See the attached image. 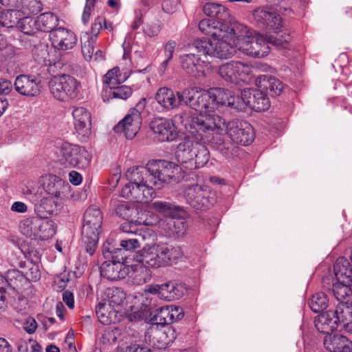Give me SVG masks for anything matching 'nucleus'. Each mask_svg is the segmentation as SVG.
<instances>
[{
	"instance_id": "3c124183",
	"label": "nucleus",
	"mask_w": 352,
	"mask_h": 352,
	"mask_svg": "<svg viewBox=\"0 0 352 352\" xmlns=\"http://www.w3.org/2000/svg\"><path fill=\"white\" fill-rule=\"evenodd\" d=\"M160 30L161 25L158 20L146 23L143 28L144 33L150 37L157 36Z\"/></svg>"
},
{
	"instance_id": "69168bd1",
	"label": "nucleus",
	"mask_w": 352,
	"mask_h": 352,
	"mask_svg": "<svg viewBox=\"0 0 352 352\" xmlns=\"http://www.w3.org/2000/svg\"><path fill=\"white\" fill-rule=\"evenodd\" d=\"M69 180L73 185L78 186L81 184L82 177L79 173L72 170L69 174Z\"/></svg>"
},
{
	"instance_id": "cd10ccee",
	"label": "nucleus",
	"mask_w": 352,
	"mask_h": 352,
	"mask_svg": "<svg viewBox=\"0 0 352 352\" xmlns=\"http://www.w3.org/2000/svg\"><path fill=\"white\" fill-rule=\"evenodd\" d=\"M352 284L336 281L332 285V292L338 302L337 307L352 305Z\"/></svg>"
},
{
	"instance_id": "412c9836",
	"label": "nucleus",
	"mask_w": 352,
	"mask_h": 352,
	"mask_svg": "<svg viewBox=\"0 0 352 352\" xmlns=\"http://www.w3.org/2000/svg\"><path fill=\"white\" fill-rule=\"evenodd\" d=\"M140 250L134 256L133 259L135 263L129 266L127 269L129 278L135 285H142L148 281L151 278L150 269L153 268V267L146 266L137 259Z\"/></svg>"
},
{
	"instance_id": "79ce46f5",
	"label": "nucleus",
	"mask_w": 352,
	"mask_h": 352,
	"mask_svg": "<svg viewBox=\"0 0 352 352\" xmlns=\"http://www.w3.org/2000/svg\"><path fill=\"white\" fill-rule=\"evenodd\" d=\"M328 298L323 292L314 294L309 301L310 309L316 313L320 312L327 307Z\"/></svg>"
},
{
	"instance_id": "ddd939ff",
	"label": "nucleus",
	"mask_w": 352,
	"mask_h": 352,
	"mask_svg": "<svg viewBox=\"0 0 352 352\" xmlns=\"http://www.w3.org/2000/svg\"><path fill=\"white\" fill-rule=\"evenodd\" d=\"M141 124L140 112L133 109L114 126V131L118 133H123L127 139H133L140 130Z\"/></svg>"
},
{
	"instance_id": "4468645a",
	"label": "nucleus",
	"mask_w": 352,
	"mask_h": 352,
	"mask_svg": "<svg viewBox=\"0 0 352 352\" xmlns=\"http://www.w3.org/2000/svg\"><path fill=\"white\" fill-rule=\"evenodd\" d=\"M261 37L263 39L262 41H259L261 45H262L261 48L263 49V47H267V53L259 56H254L253 57L255 58H262L267 56L270 52V47L268 46V44L270 43L276 47L278 48H287L289 43L292 41V36L290 35V33L289 30H285L281 34H278L276 36H273L271 34H261L259 33H256L254 35L251 32V43L254 45L257 42L256 41V38L257 39L258 37Z\"/></svg>"
},
{
	"instance_id": "4c0bfd02",
	"label": "nucleus",
	"mask_w": 352,
	"mask_h": 352,
	"mask_svg": "<svg viewBox=\"0 0 352 352\" xmlns=\"http://www.w3.org/2000/svg\"><path fill=\"white\" fill-rule=\"evenodd\" d=\"M151 208L165 217L173 219L178 216L179 208L170 203L157 201L151 204Z\"/></svg>"
},
{
	"instance_id": "6e6552de",
	"label": "nucleus",
	"mask_w": 352,
	"mask_h": 352,
	"mask_svg": "<svg viewBox=\"0 0 352 352\" xmlns=\"http://www.w3.org/2000/svg\"><path fill=\"white\" fill-rule=\"evenodd\" d=\"M52 96L60 101H68L76 98L79 82L72 76L63 74L55 76L48 83Z\"/></svg>"
},
{
	"instance_id": "13d9d810",
	"label": "nucleus",
	"mask_w": 352,
	"mask_h": 352,
	"mask_svg": "<svg viewBox=\"0 0 352 352\" xmlns=\"http://www.w3.org/2000/svg\"><path fill=\"white\" fill-rule=\"evenodd\" d=\"M178 4V0H164L162 3V9L167 13H172L175 11Z\"/></svg>"
},
{
	"instance_id": "1a4fd4ad",
	"label": "nucleus",
	"mask_w": 352,
	"mask_h": 352,
	"mask_svg": "<svg viewBox=\"0 0 352 352\" xmlns=\"http://www.w3.org/2000/svg\"><path fill=\"white\" fill-rule=\"evenodd\" d=\"M186 201L194 208L206 210L217 201L215 192L206 186L195 184L187 187L184 191Z\"/></svg>"
},
{
	"instance_id": "a18cd8bd",
	"label": "nucleus",
	"mask_w": 352,
	"mask_h": 352,
	"mask_svg": "<svg viewBox=\"0 0 352 352\" xmlns=\"http://www.w3.org/2000/svg\"><path fill=\"white\" fill-rule=\"evenodd\" d=\"M135 223L140 225L153 226L160 222V217L156 214L148 210L139 211Z\"/></svg>"
},
{
	"instance_id": "f704fd0d",
	"label": "nucleus",
	"mask_w": 352,
	"mask_h": 352,
	"mask_svg": "<svg viewBox=\"0 0 352 352\" xmlns=\"http://www.w3.org/2000/svg\"><path fill=\"white\" fill-rule=\"evenodd\" d=\"M154 336L157 337V349L160 350L166 349L175 339V331L170 327H164V329L158 328L157 332Z\"/></svg>"
},
{
	"instance_id": "8fccbe9b",
	"label": "nucleus",
	"mask_w": 352,
	"mask_h": 352,
	"mask_svg": "<svg viewBox=\"0 0 352 352\" xmlns=\"http://www.w3.org/2000/svg\"><path fill=\"white\" fill-rule=\"evenodd\" d=\"M158 325L154 324L152 325L150 328H148L144 335V340L147 342L150 346L153 348L157 349V342L158 340L157 337H156L155 333L157 332Z\"/></svg>"
},
{
	"instance_id": "423d86ee",
	"label": "nucleus",
	"mask_w": 352,
	"mask_h": 352,
	"mask_svg": "<svg viewBox=\"0 0 352 352\" xmlns=\"http://www.w3.org/2000/svg\"><path fill=\"white\" fill-rule=\"evenodd\" d=\"M102 219L100 210L95 207L89 208L84 214L82 230V241L86 252L90 256L94 254L96 249Z\"/></svg>"
},
{
	"instance_id": "e433bc0d",
	"label": "nucleus",
	"mask_w": 352,
	"mask_h": 352,
	"mask_svg": "<svg viewBox=\"0 0 352 352\" xmlns=\"http://www.w3.org/2000/svg\"><path fill=\"white\" fill-rule=\"evenodd\" d=\"M21 16L18 8L3 10L0 14V25L7 28L16 27L19 19Z\"/></svg>"
},
{
	"instance_id": "7ed1b4c3",
	"label": "nucleus",
	"mask_w": 352,
	"mask_h": 352,
	"mask_svg": "<svg viewBox=\"0 0 352 352\" xmlns=\"http://www.w3.org/2000/svg\"><path fill=\"white\" fill-rule=\"evenodd\" d=\"M181 168L166 160L149 161L146 166L129 168L126 177L129 181L121 190L122 197L136 202H148L155 197V190L171 179H179Z\"/></svg>"
},
{
	"instance_id": "680f3d73",
	"label": "nucleus",
	"mask_w": 352,
	"mask_h": 352,
	"mask_svg": "<svg viewBox=\"0 0 352 352\" xmlns=\"http://www.w3.org/2000/svg\"><path fill=\"white\" fill-rule=\"evenodd\" d=\"M63 300L69 308L73 309L74 307V295L69 291H65L63 293Z\"/></svg>"
},
{
	"instance_id": "de8ad7c7",
	"label": "nucleus",
	"mask_w": 352,
	"mask_h": 352,
	"mask_svg": "<svg viewBox=\"0 0 352 352\" xmlns=\"http://www.w3.org/2000/svg\"><path fill=\"white\" fill-rule=\"evenodd\" d=\"M132 92L131 87L125 85H118L116 88L113 89L111 91H109L106 99L102 98V100L104 102L109 101V100L112 98L126 100L131 96Z\"/></svg>"
},
{
	"instance_id": "7c9ffc66",
	"label": "nucleus",
	"mask_w": 352,
	"mask_h": 352,
	"mask_svg": "<svg viewBox=\"0 0 352 352\" xmlns=\"http://www.w3.org/2000/svg\"><path fill=\"white\" fill-rule=\"evenodd\" d=\"M337 323L341 329L352 333V305L336 307L333 311Z\"/></svg>"
},
{
	"instance_id": "5701e85b",
	"label": "nucleus",
	"mask_w": 352,
	"mask_h": 352,
	"mask_svg": "<svg viewBox=\"0 0 352 352\" xmlns=\"http://www.w3.org/2000/svg\"><path fill=\"white\" fill-rule=\"evenodd\" d=\"M324 346L330 352H352V342L342 335L325 336Z\"/></svg>"
},
{
	"instance_id": "20e7f679",
	"label": "nucleus",
	"mask_w": 352,
	"mask_h": 352,
	"mask_svg": "<svg viewBox=\"0 0 352 352\" xmlns=\"http://www.w3.org/2000/svg\"><path fill=\"white\" fill-rule=\"evenodd\" d=\"M220 92L217 90L202 91L197 88H186L182 91H175L163 87L160 88L155 95L157 102L165 110L170 111L179 108L183 104L191 107L197 113H183L180 115L181 122L184 126L182 116L187 114L190 116H205L210 113V100L219 96Z\"/></svg>"
},
{
	"instance_id": "603ef678",
	"label": "nucleus",
	"mask_w": 352,
	"mask_h": 352,
	"mask_svg": "<svg viewBox=\"0 0 352 352\" xmlns=\"http://www.w3.org/2000/svg\"><path fill=\"white\" fill-rule=\"evenodd\" d=\"M8 285V281L0 274V311L6 308V289Z\"/></svg>"
},
{
	"instance_id": "72a5a7b5",
	"label": "nucleus",
	"mask_w": 352,
	"mask_h": 352,
	"mask_svg": "<svg viewBox=\"0 0 352 352\" xmlns=\"http://www.w3.org/2000/svg\"><path fill=\"white\" fill-rule=\"evenodd\" d=\"M38 221V216L31 217L20 222L19 228L21 233L25 236L37 240V229L41 226Z\"/></svg>"
},
{
	"instance_id": "c9c22d12",
	"label": "nucleus",
	"mask_w": 352,
	"mask_h": 352,
	"mask_svg": "<svg viewBox=\"0 0 352 352\" xmlns=\"http://www.w3.org/2000/svg\"><path fill=\"white\" fill-rule=\"evenodd\" d=\"M38 222L42 225L37 229V239L46 240L52 237L56 233L54 222L45 217H38Z\"/></svg>"
},
{
	"instance_id": "f8f14e48",
	"label": "nucleus",
	"mask_w": 352,
	"mask_h": 352,
	"mask_svg": "<svg viewBox=\"0 0 352 352\" xmlns=\"http://www.w3.org/2000/svg\"><path fill=\"white\" fill-rule=\"evenodd\" d=\"M252 16L256 25L261 28L277 32L283 28L281 16L272 8H258L253 11Z\"/></svg>"
},
{
	"instance_id": "09e8293b",
	"label": "nucleus",
	"mask_w": 352,
	"mask_h": 352,
	"mask_svg": "<svg viewBox=\"0 0 352 352\" xmlns=\"http://www.w3.org/2000/svg\"><path fill=\"white\" fill-rule=\"evenodd\" d=\"M28 270L25 272L26 278L30 281H36L41 278L39 266L37 264L30 263L28 265Z\"/></svg>"
},
{
	"instance_id": "39448f33",
	"label": "nucleus",
	"mask_w": 352,
	"mask_h": 352,
	"mask_svg": "<svg viewBox=\"0 0 352 352\" xmlns=\"http://www.w3.org/2000/svg\"><path fill=\"white\" fill-rule=\"evenodd\" d=\"M183 257L184 252L179 246L159 242L140 250L137 259L146 266L157 269L177 263Z\"/></svg>"
},
{
	"instance_id": "bb28decb",
	"label": "nucleus",
	"mask_w": 352,
	"mask_h": 352,
	"mask_svg": "<svg viewBox=\"0 0 352 352\" xmlns=\"http://www.w3.org/2000/svg\"><path fill=\"white\" fill-rule=\"evenodd\" d=\"M256 87L264 89L272 96H279L283 89V83L277 78L270 75H262L256 80Z\"/></svg>"
},
{
	"instance_id": "338daca9",
	"label": "nucleus",
	"mask_w": 352,
	"mask_h": 352,
	"mask_svg": "<svg viewBox=\"0 0 352 352\" xmlns=\"http://www.w3.org/2000/svg\"><path fill=\"white\" fill-rule=\"evenodd\" d=\"M121 230L122 232L126 233L137 234L138 229L135 228V225L133 221H129L124 223L121 225Z\"/></svg>"
},
{
	"instance_id": "0e129e2a",
	"label": "nucleus",
	"mask_w": 352,
	"mask_h": 352,
	"mask_svg": "<svg viewBox=\"0 0 352 352\" xmlns=\"http://www.w3.org/2000/svg\"><path fill=\"white\" fill-rule=\"evenodd\" d=\"M110 315V310H109L108 312L101 313L100 310L99 309V313H98L97 317L100 322H101L102 324H109L112 322V319Z\"/></svg>"
},
{
	"instance_id": "dca6fc26",
	"label": "nucleus",
	"mask_w": 352,
	"mask_h": 352,
	"mask_svg": "<svg viewBox=\"0 0 352 352\" xmlns=\"http://www.w3.org/2000/svg\"><path fill=\"white\" fill-rule=\"evenodd\" d=\"M49 36L52 45L58 50H69L76 45L77 37L75 34L65 28L59 27L52 30Z\"/></svg>"
},
{
	"instance_id": "f3484780",
	"label": "nucleus",
	"mask_w": 352,
	"mask_h": 352,
	"mask_svg": "<svg viewBox=\"0 0 352 352\" xmlns=\"http://www.w3.org/2000/svg\"><path fill=\"white\" fill-rule=\"evenodd\" d=\"M147 291L156 295L160 299L167 301L179 299L183 295L182 286L173 281L161 285H148Z\"/></svg>"
},
{
	"instance_id": "393cba45",
	"label": "nucleus",
	"mask_w": 352,
	"mask_h": 352,
	"mask_svg": "<svg viewBox=\"0 0 352 352\" xmlns=\"http://www.w3.org/2000/svg\"><path fill=\"white\" fill-rule=\"evenodd\" d=\"M335 314L333 311H328L316 316L314 322L317 330L326 336L331 335L339 327Z\"/></svg>"
},
{
	"instance_id": "6e6d98bb",
	"label": "nucleus",
	"mask_w": 352,
	"mask_h": 352,
	"mask_svg": "<svg viewBox=\"0 0 352 352\" xmlns=\"http://www.w3.org/2000/svg\"><path fill=\"white\" fill-rule=\"evenodd\" d=\"M95 0H86V5L82 16L84 24H87L89 20L91 8L94 6Z\"/></svg>"
},
{
	"instance_id": "052dcab7",
	"label": "nucleus",
	"mask_w": 352,
	"mask_h": 352,
	"mask_svg": "<svg viewBox=\"0 0 352 352\" xmlns=\"http://www.w3.org/2000/svg\"><path fill=\"white\" fill-rule=\"evenodd\" d=\"M170 307L172 323L182 319L184 316L182 309L179 307L175 305H170Z\"/></svg>"
},
{
	"instance_id": "c85d7f7f",
	"label": "nucleus",
	"mask_w": 352,
	"mask_h": 352,
	"mask_svg": "<svg viewBox=\"0 0 352 352\" xmlns=\"http://www.w3.org/2000/svg\"><path fill=\"white\" fill-rule=\"evenodd\" d=\"M204 14L211 18H215L217 20L210 19L214 21L226 23L230 18V12L228 9L221 4L215 3H207L203 6Z\"/></svg>"
},
{
	"instance_id": "2f4dec72",
	"label": "nucleus",
	"mask_w": 352,
	"mask_h": 352,
	"mask_svg": "<svg viewBox=\"0 0 352 352\" xmlns=\"http://www.w3.org/2000/svg\"><path fill=\"white\" fill-rule=\"evenodd\" d=\"M123 261V257L121 258ZM123 267L120 259L113 260L111 263L104 262L101 266V274L109 280H117L123 277L122 267Z\"/></svg>"
},
{
	"instance_id": "aec40b11",
	"label": "nucleus",
	"mask_w": 352,
	"mask_h": 352,
	"mask_svg": "<svg viewBox=\"0 0 352 352\" xmlns=\"http://www.w3.org/2000/svg\"><path fill=\"white\" fill-rule=\"evenodd\" d=\"M74 128L78 135L88 137L91 129V116L90 112L82 107H74L72 111Z\"/></svg>"
},
{
	"instance_id": "e2e57ef3",
	"label": "nucleus",
	"mask_w": 352,
	"mask_h": 352,
	"mask_svg": "<svg viewBox=\"0 0 352 352\" xmlns=\"http://www.w3.org/2000/svg\"><path fill=\"white\" fill-rule=\"evenodd\" d=\"M143 12L141 10H136L135 11V19L131 24V28L133 30H137L142 24Z\"/></svg>"
},
{
	"instance_id": "0eeeda50",
	"label": "nucleus",
	"mask_w": 352,
	"mask_h": 352,
	"mask_svg": "<svg viewBox=\"0 0 352 352\" xmlns=\"http://www.w3.org/2000/svg\"><path fill=\"white\" fill-rule=\"evenodd\" d=\"M58 156L65 167L86 168L91 162L90 155L84 147L68 142L61 144Z\"/></svg>"
},
{
	"instance_id": "bf43d9fd",
	"label": "nucleus",
	"mask_w": 352,
	"mask_h": 352,
	"mask_svg": "<svg viewBox=\"0 0 352 352\" xmlns=\"http://www.w3.org/2000/svg\"><path fill=\"white\" fill-rule=\"evenodd\" d=\"M12 89L11 81L6 79H0V94H8Z\"/></svg>"
},
{
	"instance_id": "49530a36",
	"label": "nucleus",
	"mask_w": 352,
	"mask_h": 352,
	"mask_svg": "<svg viewBox=\"0 0 352 352\" xmlns=\"http://www.w3.org/2000/svg\"><path fill=\"white\" fill-rule=\"evenodd\" d=\"M148 285L144 289V293L141 296V309L143 311L148 312L157 307V299L153 296V293L148 291Z\"/></svg>"
},
{
	"instance_id": "ea45409f",
	"label": "nucleus",
	"mask_w": 352,
	"mask_h": 352,
	"mask_svg": "<svg viewBox=\"0 0 352 352\" xmlns=\"http://www.w3.org/2000/svg\"><path fill=\"white\" fill-rule=\"evenodd\" d=\"M19 10L21 15L37 14L43 10V4L40 0H22Z\"/></svg>"
},
{
	"instance_id": "4be33fe9",
	"label": "nucleus",
	"mask_w": 352,
	"mask_h": 352,
	"mask_svg": "<svg viewBox=\"0 0 352 352\" xmlns=\"http://www.w3.org/2000/svg\"><path fill=\"white\" fill-rule=\"evenodd\" d=\"M253 95L252 100L247 101L249 103V107L256 111H263L267 110L270 106V100L267 97V93L264 89L256 87V89L247 88L244 89V96L250 97Z\"/></svg>"
},
{
	"instance_id": "c756f323",
	"label": "nucleus",
	"mask_w": 352,
	"mask_h": 352,
	"mask_svg": "<svg viewBox=\"0 0 352 352\" xmlns=\"http://www.w3.org/2000/svg\"><path fill=\"white\" fill-rule=\"evenodd\" d=\"M69 189L70 186L67 182L56 176L50 177V182L46 186V191L49 195L60 199L68 194Z\"/></svg>"
},
{
	"instance_id": "c03bdc74",
	"label": "nucleus",
	"mask_w": 352,
	"mask_h": 352,
	"mask_svg": "<svg viewBox=\"0 0 352 352\" xmlns=\"http://www.w3.org/2000/svg\"><path fill=\"white\" fill-rule=\"evenodd\" d=\"M107 296L108 299L106 301L112 308L120 305L126 298V294L120 288L109 289Z\"/></svg>"
},
{
	"instance_id": "5fc2aeb1",
	"label": "nucleus",
	"mask_w": 352,
	"mask_h": 352,
	"mask_svg": "<svg viewBox=\"0 0 352 352\" xmlns=\"http://www.w3.org/2000/svg\"><path fill=\"white\" fill-rule=\"evenodd\" d=\"M141 241L138 238L122 240L120 246L126 251L133 250L140 247Z\"/></svg>"
},
{
	"instance_id": "6ab92c4d",
	"label": "nucleus",
	"mask_w": 352,
	"mask_h": 352,
	"mask_svg": "<svg viewBox=\"0 0 352 352\" xmlns=\"http://www.w3.org/2000/svg\"><path fill=\"white\" fill-rule=\"evenodd\" d=\"M16 91L21 95L34 97L41 93V80L28 75L18 76L14 82Z\"/></svg>"
},
{
	"instance_id": "473e14b6",
	"label": "nucleus",
	"mask_w": 352,
	"mask_h": 352,
	"mask_svg": "<svg viewBox=\"0 0 352 352\" xmlns=\"http://www.w3.org/2000/svg\"><path fill=\"white\" fill-rule=\"evenodd\" d=\"M58 18L51 12L41 14L36 18V24L38 31L51 32L57 28L58 24Z\"/></svg>"
},
{
	"instance_id": "4d7b16f0",
	"label": "nucleus",
	"mask_w": 352,
	"mask_h": 352,
	"mask_svg": "<svg viewBox=\"0 0 352 352\" xmlns=\"http://www.w3.org/2000/svg\"><path fill=\"white\" fill-rule=\"evenodd\" d=\"M24 330L29 334H32L35 332L37 328V323L36 320L32 318H29L23 324Z\"/></svg>"
},
{
	"instance_id": "f257e3e1",
	"label": "nucleus",
	"mask_w": 352,
	"mask_h": 352,
	"mask_svg": "<svg viewBox=\"0 0 352 352\" xmlns=\"http://www.w3.org/2000/svg\"><path fill=\"white\" fill-rule=\"evenodd\" d=\"M186 129L184 140L178 144L175 157L177 162L189 169L203 167L209 160L206 144H210L223 155L231 153L234 144L247 146L254 139L252 126L247 122L234 120L226 122L221 116L208 113L205 116H182Z\"/></svg>"
},
{
	"instance_id": "37998d69",
	"label": "nucleus",
	"mask_w": 352,
	"mask_h": 352,
	"mask_svg": "<svg viewBox=\"0 0 352 352\" xmlns=\"http://www.w3.org/2000/svg\"><path fill=\"white\" fill-rule=\"evenodd\" d=\"M170 307L165 306L157 309V313L151 319L154 324L164 326L172 323Z\"/></svg>"
},
{
	"instance_id": "58836bf2",
	"label": "nucleus",
	"mask_w": 352,
	"mask_h": 352,
	"mask_svg": "<svg viewBox=\"0 0 352 352\" xmlns=\"http://www.w3.org/2000/svg\"><path fill=\"white\" fill-rule=\"evenodd\" d=\"M16 28L25 34H34L38 31L36 19H33L29 15L22 14L19 19Z\"/></svg>"
},
{
	"instance_id": "b1692460",
	"label": "nucleus",
	"mask_w": 352,
	"mask_h": 352,
	"mask_svg": "<svg viewBox=\"0 0 352 352\" xmlns=\"http://www.w3.org/2000/svg\"><path fill=\"white\" fill-rule=\"evenodd\" d=\"M111 208L113 212L124 219H130L139 214L138 205L125 201L113 198L111 201Z\"/></svg>"
},
{
	"instance_id": "774afa93",
	"label": "nucleus",
	"mask_w": 352,
	"mask_h": 352,
	"mask_svg": "<svg viewBox=\"0 0 352 352\" xmlns=\"http://www.w3.org/2000/svg\"><path fill=\"white\" fill-rule=\"evenodd\" d=\"M126 352H151V351L146 346H143L138 344H133L126 348Z\"/></svg>"
},
{
	"instance_id": "f03ea898",
	"label": "nucleus",
	"mask_w": 352,
	"mask_h": 352,
	"mask_svg": "<svg viewBox=\"0 0 352 352\" xmlns=\"http://www.w3.org/2000/svg\"><path fill=\"white\" fill-rule=\"evenodd\" d=\"M201 32L211 36L208 40H199L195 42V47L199 52L219 59H228L235 54L237 50L245 55H263L267 53V47L262 49L259 41L263 38L260 36L254 45L251 43V30L242 24L228 25L226 23L214 21L210 19H203L199 23Z\"/></svg>"
},
{
	"instance_id": "9d476101",
	"label": "nucleus",
	"mask_w": 352,
	"mask_h": 352,
	"mask_svg": "<svg viewBox=\"0 0 352 352\" xmlns=\"http://www.w3.org/2000/svg\"><path fill=\"white\" fill-rule=\"evenodd\" d=\"M210 90L219 91V96L216 98H211L210 100V113H213L221 105H228L234 109L239 111H243L247 107H249V103L247 101L252 100L253 95L251 94L250 97L244 96V89L241 91V96H235L232 94V91L229 90H225L222 88H212Z\"/></svg>"
},
{
	"instance_id": "a211bd4d",
	"label": "nucleus",
	"mask_w": 352,
	"mask_h": 352,
	"mask_svg": "<svg viewBox=\"0 0 352 352\" xmlns=\"http://www.w3.org/2000/svg\"><path fill=\"white\" fill-rule=\"evenodd\" d=\"M151 129L162 142H171L177 139L178 133L173 122L165 118H155Z\"/></svg>"
},
{
	"instance_id": "a878e982",
	"label": "nucleus",
	"mask_w": 352,
	"mask_h": 352,
	"mask_svg": "<svg viewBox=\"0 0 352 352\" xmlns=\"http://www.w3.org/2000/svg\"><path fill=\"white\" fill-rule=\"evenodd\" d=\"M129 75L122 76L120 73V69L115 67L108 72L103 77V88L102 91V98H107V94L109 91L122 82H124Z\"/></svg>"
},
{
	"instance_id": "2eb2a0df",
	"label": "nucleus",
	"mask_w": 352,
	"mask_h": 352,
	"mask_svg": "<svg viewBox=\"0 0 352 352\" xmlns=\"http://www.w3.org/2000/svg\"><path fill=\"white\" fill-rule=\"evenodd\" d=\"M180 59L182 69L193 76H204L206 69L210 67L209 62L204 58V54H184L181 56Z\"/></svg>"
},
{
	"instance_id": "a19ab883",
	"label": "nucleus",
	"mask_w": 352,
	"mask_h": 352,
	"mask_svg": "<svg viewBox=\"0 0 352 352\" xmlns=\"http://www.w3.org/2000/svg\"><path fill=\"white\" fill-rule=\"evenodd\" d=\"M96 39L94 37H90L89 34L85 33L81 36V50L84 58L90 60L94 56V45L96 43Z\"/></svg>"
},
{
	"instance_id": "864d4df0",
	"label": "nucleus",
	"mask_w": 352,
	"mask_h": 352,
	"mask_svg": "<svg viewBox=\"0 0 352 352\" xmlns=\"http://www.w3.org/2000/svg\"><path fill=\"white\" fill-rule=\"evenodd\" d=\"M103 24H105V19L102 16H98L92 23L91 34H89L90 37H94L97 40L98 36L103 28Z\"/></svg>"
},
{
	"instance_id": "9b49d317",
	"label": "nucleus",
	"mask_w": 352,
	"mask_h": 352,
	"mask_svg": "<svg viewBox=\"0 0 352 352\" xmlns=\"http://www.w3.org/2000/svg\"><path fill=\"white\" fill-rule=\"evenodd\" d=\"M251 72V67L240 61L228 62L220 65L218 69L219 75L224 80L235 84L246 81Z\"/></svg>"
}]
</instances>
